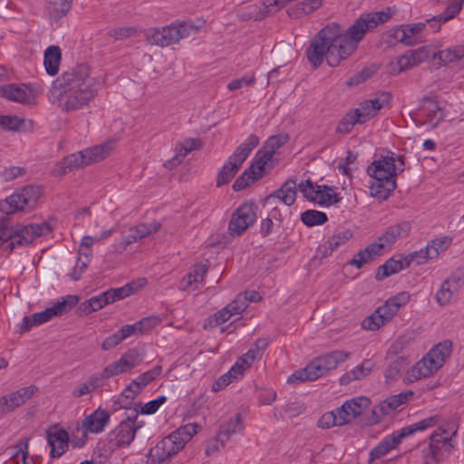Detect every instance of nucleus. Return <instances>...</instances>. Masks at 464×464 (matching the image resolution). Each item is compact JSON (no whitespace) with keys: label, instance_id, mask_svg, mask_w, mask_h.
<instances>
[{"label":"nucleus","instance_id":"obj_12","mask_svg":"<svg viewBox=\"0 0 464 464\" xmlns=\"http://www.w3.org/2000/svg\"><path fill=\"white\" fill-rule=\"evenodd\" d=\"M137 418V411L131 410L126 419L121 420L120 424L108 434V449L106 451L111 453L116 449L129 446L131 443L135 438L137 430L140 428L139 425L135 424Z\"/></svg>","mask_w":464,"mask_h":464},{"label":"nucleus","instance_id":"obj_42","mask_svg":"<svg viewBox=\"0 0 464 464\" xmlns=\"http://www.w3.org/2000/svg\"><path fill=\"white\" fill-rule=\"evenodd\" d=\"M243 430L242 417L237 413L234 419H229L219 426L218 439L221 440V446H224L230 437Z\"/></svg>","mask_w":464,"mask_h":464},{"label":"nucleus","instance_id":"obj_20","mask_svg":"<svg viewBox=\"0 0 464 464\" xmlns=\"http://www.w3.org/2000/svg\"><path fill=\"white\" fill-rule=\"evenodd\" d=\"M443 118L444 112L440 107L438 101L430 97L421 99L418 112L416 113V121H419L420 125H428L435 128Z\"/></svg>","mask_w":464,"mask_h":464},{"label":"nucleus","instance_id":"obj_13","mask_svg":"<svg viewBox=\"0 0 464 464\" xmlns=\"http://www.w3.org/2000/svg\"><path fill=\"white\" fill-rule=\"evenodd\" d=\"M274 155L265 147L258 150L251 165L235 180L232 186L233 189L235 191L245 189L251 183L262 178L265 167L273 159Z\"/></svg>","mask_w":464,"mask_h":464},{"label":"nucleus","instance_id":"obj_26","mask_svg":"<svg viewBox=\"0 0 464 464\" xmlns=\"http://www.w3.org/2000/svg\"><path fill=\"white\" fill-rule=\"evenodd\" d=\"M411 229V225L409 221H401L397 224L391 225L387 227L384 233L378 237L375 242L382 244V251L384 253L386 249H391L395 242L399 239L408 237Z\"/></svg>","mask_w":464,"mask_h":464},{"label":"nucleus","instance_id":"obj_51","mask_svg":"<svg viewBox=\"0 0 464 464\" xmlns=\"http://www.w3.org/2000/svg\"><path fill=\"white\" fill-rule=\"evenodd\" d=\"M327 220L325 213L314 209H308L301 214V221L307 227L323 225Z\"/></svg>","mask_w":464,"mask_h":464},{"label":"nucleus","instance_id":"obj_17","mask_svg":"<svg viewBox=\"0 0 464 464\" xmlns=\"http://www.w3.org/2000/svg\"><path fill=\"white\" fill-rule=\"evenodd\" d=\"M257 205L251 201L241 204L232 214L228 224V229L233 235L240 236L257 218Z\"/></svg>","mask_w":464,"mask_h":464},{"label":"nucleus","instance_id":"obj_50","mask_svg":"<svg viewBox=\"0 0 464 464\" xmlns=\"http://www.w3.org/2000/svg\"><path fill=\"white\" fill-rule=\"evenodd\" d=\"M88 165L86 162L85 156L82 150L76 153H72L65 157L61 162V168L63 169L62 174L71 171L74 168H80Z\"/></svg>","mask_w":464,"mask_h":464},{"label":"nucleus","instance_id":"obj_40","mask_svg":"<svg viewBox=\"0 0 464 464\" xmlns=\"http://www.w3.org/2000/svg\"><path fill=\"white\" fill-rule=\"evenodd\" d=\"M35 391V386L30 385L27 387H23L14 392H11L8 395H5V397L7 402V411H14L15 408L24 404L34 395Z\"/></svg>","mask_w":464,"mask_h":464},{"label":"nucleus","instance_id":"obj_29","mask_svg":"<svg viewBox=\"0 0 464 464\" xmlns=\"http://www.w3.org/2000/svg\"><path fill=\"white\" fill-rule=\"evenodd\" d=\"M110 419L111 416L108 411L98 408L84 418L82 427L91 433H101L109 424Z\"/></svg>","mask_w":464,"mask_h":464},{"label":"nucleus","instance_id":"obj_38","mask_svg":"<svg viewBox=\"0 0 464 464\" xmlns=\"http://www.w3.org/2000/svg\"><path fill=\"white\" fill-rule=\"evenodd\" d=\"M374 367V362L371 359H365L361 364L351 371L345 372L340 377V383L347 385L353 381L362 380L368 376Z\"/></svg>","mask_w":464,"mask_h":464},{"label":"nucleus","instance_id":"obj_39","mask_svg":"<svg viewBox=\"0 0 464 464\" xmlns=\"http://www.w3.org/2000/svg\"><path fill=\"white\" fill-rule=\"evenodd\" d=\"M430 57L438 59L440 66L457 63L464 58V45L452 46L437 53L431 51Z\"/></svg>","mask_w":464,"mask_h":464},{"label":"nucleus","instance_id":"obj_8","mask_svg":"<svg viewBox=\"0 0 464 464\" xmlns=\"http://www.w3.org/2000/svg\"><path fill=\"white\" fill-rule=\"evenodd\" d=\"M258 143L259 138L255 134H251L244 142L237 147L233 154L228 157L227 162L219 169L217 178V187L219 188L227 184L235 177L244 161Z\"/></svg>","mask_w":464,"mask_h":464},{"label":"nucleus","instance_id":"obj_36","mask_svg":"<svg viewBox=\"0 0 464 464\" xmlns=\"http://www.w3.org/2000/svg\"><path fill=\"white\" fill-rule=\"evenodd\" d=\"M207 266L203 264L196 265L179 283V289L182 291H195L198 288V284L203 281L207 272Z\"/></svg>","mask_w":464,"mask_h":464},{"label":"nucleus","instance_id":"obj_57","mask_svg":"<svg viewBox=\"0 0 464 464\" xmlns=\"http://www.w3.org/2000/svg\"><path fill=\"white\" fill-rule=\"evenodd\" d=\"M134 292V283L127 284L122 287L111 288L105 291L110 304L123 299Z\"/></svg>","mask_w":464,"mask_h":464},{"label":"nucleus","instance_id":"obj_5","mask_svg":"<svg viewBox=\"0 0 464 464\" xmlns=\"http://www.w3.org/2000/svg\"><path fill=\"white\" fill-rule=\"evenodd\" d=\"M401 172L402 168L397 167L395 154L392 151L373 160L367 168L368 175L377 182L370 186L372 194H381L382 188L386 192L393 191L397 187L395 178Z\"/></svg>","mask_w":464,"mask_h":464},{"label":"nucleus","instance_id":"obj_14","mask_svg":"<svg viewBox=\"0 0 464 464\" xmlns=\"http://www.w3.org/2000/svg\"><path fill=\"white\" fill-rule=\"evenodd\" d=\"M274 155L265 147L258 150L251 165L235 180L232 186L233 189L235 191L245 189L251 183L262 178L265 167L273 159Z\"/></svg>","mask_w":464,"mask_h":464},{"label":"nucleus","instance_id":"obj_58","mask_svg":"<svg viewBox=\"0 0 464 464\" xmlns=\"http://www.w3.org/2000/svg\"><path fill=\"white\" fill-rule=\"evenodd\" d=\"M318 427L321 429H330L334 426L344 425V420L338 416L335 411H328L324 413L318 420Z\"/></svg>","mask_w":464,"mask_h":464},{"label":"nucleus","instance_id":"obj_41","mask_svg":"<svg viewBox=\"0 0 464 464\" xmlns=\"http://www.w3.org/2000/svg\"><path fill=\"white\" fill-rule=\"evenodd\" d=\"M160 227L161 225L157 221H153L150 224H139L130 229L129 234L126 237V243L129 245L137 242L150 234L157 232Z\"/></svg>","mask_w":464,"mask_h":464},{"label":"nucleus","instance_id":"obj_54","mask_svg":"<svg viewBox=\"0 0 464 464\" xmlns=\"http://www.w3.org/2000/svg\"><path fill=\"white\" fill-rule=\"evenodd\" d=\"M435 252L433 250H429L428 246L420 249L419 251H414L410 253L405 256V265L410 266L411 263L415 262L417 265H422L426 263L428 260L434 258Z\"/></svg>","mask_w":464,"mask_h":464},{"label":"nucleus","instance_id":"obj_28","mask_svg":"<svg viewBox=\"0 0 464 464\" xmlns=\"http://www.w3.org/2000/svg\"><path fill=\"white\" fill-rule=\"evenodd\" d=\"M0 95L12 102L30 105L34 103V96L25 85L5 84L0 86Z\"/></svg>","mask_w":464,"mask_h":464},{"label":"nucleus","instance_id":"obj_64","mask_svg":"<svg viewBox=\"0 0 464 464\" xmlns=\"http://www.w3.org/2000/svg\"><path fill=\"white\" fill-rule=\"evenodd\" d=\"M137 34L134 26L112 28L108 31V35L116 41L124 40Z\"/></svg>","mask_w":464,"mask_h":464},{"label":"nucleus","instance_id":"obj_45","mask_svg":"<svg viewBox=\"0 0 464 464\" xmlns=\"http://www.w3.org/2000/svg\"><path fill=\"white\" fill-rule=\"evenodd\" d=\"M459 285V279L457 278L445 280L435 295L438 304L441 306L450 304L454 294L458 291Z\"/></svg>","mask_w":464,"mask_h":464},{"label":"nucleus","instance_id":"obj_55","mask_svg":"<svg viewBox=\"0 0 464 464\" xmlns=\"http://www.w3.org/2000/svg\"><path fill=\"white\" fill-rule=\"evenodd\" d=\"M72 7V0H55L50 3L49 14L55 20L63 17Z\"/></svg>","mask_w":464,"mask_h":464},{"label":"nucleus","instance_id":"obj_10","mask_svg":"<svg viewBox=\"0 0 464 464\" xmlns=\"http://www.w3.org/2000/svg\"><path fill=\"white\" fill-rule=\"evenodd\" d=\"M41 195V187L24 186L0 201V211L5 215H12L20 211H31L36 206Z\"/></svg>","mask_w":464,"mask_h":464},{"label":"nucleus","instance_id":"obj_34","mask_svg":"<svg viewBox=\"0 0 464 464\" xmlns=\"http://www.w3.org/2000/svg\"><path fill=\"white\" fill-rule=\"evenodd\" d=\"M353 237V232L349 229L341 231L333 235L324 244L318 247V251L322 253L324 257L331 256L333 252L346 242Z\"/></svg>","mask_w":464,"mask_h":464},{"label":"nucleus","instance_id":"obj_19","mask_svg":"<svg viewBox=\"0 0 464 464\" xmlns=\"http://www.w3.org/2000/svg\"><path fill=\"white\" fill-rule=\"evenodd\" d=\"M430 56L431 49L427 46L407 51L405 53L399 56L396 61L390 63V72L393 75H398L402 72L420 65Z\"/></svg>","mask_w":464,"mask_h":464},{"label":"nucleus","instance_id":"obj_52","mask_svg":"<svg viewBox=\"0 0 464 464\" xmlns=\"http://www.w3.org/2000/svg\"><path fill=\"white\" fill-rule=\"evenodd\" d=\"M232 315H234V314L230 311V309H227V306L226 305L213 315L208 316L205 320L203 327L204 329L215 328L220 324L228 321Z\"/></svg>","mask_w":464,"mask_h":464},{"label":"nucleus","instance_id":"obj_2","mask_svg":"<svg viewBox=\"0 0 464 464\" xmlns=\"http://www.w3.org/2000/svg\"><path fill=\"white\" fill-rule=\"evenodd\" d=\"M363 38L351 25L343 33L339 24L330 23L322 28L311 41L306 54L312 66L316 69L326 59L329 66L336 67L347 59Z\"/></svg>","mask_w":464,"mask_h":464},{"label":"nucleus","instance_id":"obj_22","mask_svg":"<svg viewBox=\"0 0 464 464\" xmlns=\"http://www.w3.org/2000/svg\"><path fill=\"white\" fill-rule=\"evenodd\" d=\"M394 14V7H387L382 11L362 15L353 24V30L361 34V36H364L368 31L372 30L379 24L387 22Z\"/></svg>","mask_w":464,"mask_h":464},{"label":"nucleus","instance_id":"obj_60","mask_svg":"<svg viewBox=\"0 0 464 464\" xmlns=\"http://www.w3.org/2000/svg\"><path fill=\"white\" fill-rule=\"evenodd\" d=\"M358 117L353 111L347 113L339 122L336 131L342 134L349 133L355 124L360 123L361 120Z\"/></svg>","mask_w":464,"mask_h":464},{"label":"nucleus","instance_id":"obj_37","mask_svg":"<svg viewBox=\"0 0 464 464\" xmlns=\"http://www.w3.org/2000/svg\"><path fill=\"white\" fill-rule=\"evenodd\" d=\"M324 5V0H304L291 5L287 9L290 18L298 19L319 10Z\"/></svg>","mask_w":464,"mask_h":464},{"label":"nucleus","instance_id":"obj_63","mask_svg":"<svg viewBox=\"0 0 464 464\" xmlns=\"http://www.w3.org/2000/svg\"><path fill=\"white\" fill-rule=\"evenodd\" d=\"M28 443L29 439L23 438L13 447V458L21 456L23 464H32L31 461L28 460Z\"/></svg>","mask_w":464,"mask_h":464},{"label":"nucleus","instance_id":"obj_25","mask_svg":"<svg viewBox=\"0 0 464 464\" xmlns=\"http://www.w3.org/2000/svg\"><path fill=\"white\" fill-rule=\"evenodd\" d=\"M399 311L398 305L388 299L375 312L362 321V327L367 330H376L391 321Z\"/></svg>","mask_w":464,"mask_h":464},{"label":"nucleus","instance_id":"obj_46","mask_svg":"<svg viewBox=\"0 0 464 464\" xmlns=\"http://www.w3.org/2000/svg\"><path fill=\"white\" fill-rule=\"evenodd\" d=\"M407 266H408L405 265V256L399 259H395L394 257L390 258L378 267L375 277L378 281H382L393 274L401 272Z\"/></svg>","mask_w":464,"mask_h":464},{"label":"nucleus","instance_id":"obj_30","mask_svg":"<svg viewBox=\"0 0 464 464\" xmlns=\"http://www.w3.org/2000/svg\"><path fill=\"white\" fill-rule=\"evenodd\" d=\"M367 403L368 400L363 397L353 399L344 402L342 407L336 409V412L338 416L344 420L345 425L360 416Z\"/></svg>","mask_w":464,"mask_h":464},{"label":"nucleus","instance_id":"obj_4","mask_svg":"<svg viewBox=\"0 0 464 464\" xmlns=\"http://www.w3.org/2000/svg\"><path fill=\"white\" fill-rule=\"evenodd\" d=\"M203 24L204 22L197 24L191 21H175L162 27L148 28L145 31V38L150 44L164 48L177 44L180 40L195 34Z\"/></svg>","mask_w":464,"mask_h":464},{"label":"nucleus","instance_id":"obj_3","mask_svg":"<svg viewBox=\"0 0 464 464\" xmlns=\"http://www.w3.org/2000/svg\"><path fill=\"white\" fill-rule=\"evenodd\" d=\"M199 429L196 423L179 427L150 449L146 464H169L171 457L180 451Z\"/></svg>","mask_w":464,"mask_h":464},{"label":"nucleus","instance_id":"obj_24","mask_svg":"<svg viewBox=\"0 0 464 464\" xmlns=\"http://www.w3.org/2000/svg\"><path fill=\"white\" fill-rule=\"evenodd\" d=\"M391 100V92H382L374 99L361 102L359 108L353 110L354 113L359 115L358 119L361 120L360 124L373 118L381 109L390 103Z\"/></svg>","mask_w":464,"mask_h":464},{"label":"nucleus","instance_id":"obj_53","mask_svg":"<svg viewBox=\"0 0 464 464\" xmlns=\"http://www.w3.org/2000/svg\"><path fill=\"white\" fill-rule=\"evenodd\" d=\"M409 362L406 357L401 356L393 361L385 370V378L387 381L396 380L401 372L408 366Z\"/></svg>","mask_w":464,"mask_h":464},{"label":"nucleus","instance_id":"obj_18","mask_svg":"<svg viewBox=\"0 0 464 464\" xmlns=\"http://www.w3.org/2000/svg\"><path fill=\"white\" fill-rule=\"evenodd\" d=\"M298 188L307 200L321 206H331L341 200L331 187L314 185L310 179L301 182Z\"/></svg>","mask_w":464,"mask_h":464},{"label":"nucleus","instance_id":"obj_32","mask_svg":"<svg viewBox=\"0 0 464 464\" xmlns=\"http://www.w3.org/2000/svg\"><path fill=\"white\" fill-rule=\"evenodd\" d=\"M47 440L51 447L50 454L52 458H58L62 456L68 449L69 435L63 429H60L55 431H48Z\"/></svg>","mask_w":464,"mask_h":464},{"label":"nucleus","instance_id":"obj_44","mask_svg":"<svg viewBox=\"0 0 464 464\" xmlns=\"http://www.w3.org/2000/svg\"><path fill=\"white\" fill-rule=\"evenodd\" d=\"M109 304L110 302L108 296L106 293L103 292L80 304L79 306L77 307V313L80 316H85L92 312L102 309V307Z\"/></svg>","mask_w":464,"mask_h":464},{"label":"nucleus","instance_id":"obj_27","mask_svg":"<svg viewBox=\"0 0 464 464\" xmlns=\"http://www.w3.org/2000/svg\"><path fill=\"white\" fill-rule=\"evenodd\" d=\"M298 186L293 179H287L283 185L265 198L266 204L275 205L282 203L286 207L292 206L296 199V189Z\"/></svg>","mask_w":464,"mask_h":464},{"label":"nucleus","instance_id":"obj_9","mask_svg":"<svg viewBox=\"0 0 464 464\" xmlns=\"http://www.w3.org/2000/svg\"><path fill=\"white\" fill-rule=\"evenodd\" d=\"M440 417L438 415L430 416L419 422L401 428L393 431L391 435L385 437L375 448H373L370 455L372 459H380L386 455L391 450L395 449L403 438L412 435L418 430H424L430 427L436 425Z\"/></svg>","mask_w":464,"mask_h":464},{"label":"nucleus","instance_id":"obj_7","mask_svg":"<svg viewBox=\"0 0 464 464\" xmlns=\"http://www.w3.org/2000/svg\"><path fill=\"white\" fill-rule=\"evenodd\" d=\"M452 348L450 341L438 343L414 366L407 372L409 382L429 377L442 367Z\"/></svg>","mask_w":464,"mask_h":464},{"label":"nucleus","instance_id":"obj_61","mask_svg":"<svg viewBox=\"0 0 464 464\" xmlns=\"http://www.w3.org/2000/svg\"><path fill=\"white\" fill-rule=\"evenodd\" d=\"M120 359L121 360L122 364L125 365L129 372H130L133 368L139 365L142 361L141 355L136 349L128 350L126 353L122 354V356Z\"/></svg>","mask_w":464,"mask_h":464},{"label":"nucleus","instance_id":"obj_11","mask_svg":"<svg viewBox=\"0 0 464 464\" xmlns=\"http://www.w3.org/2000/svg\"><path fill=\"white\" fill-rule=\"evenodd\" d=\"M457 430H447L440 427L430 436V442L421 450L424 464H437L448 457L451 451L453 445L451 437L455 435Z\"/></svg>","mask_w":464,"mask_h":464},{"label":"nucleus","instance_id":"obj_33","mask_svg":"<svg viewBox=\"0 0 464 464\" xmlns=\"http://www.w3.org/2000/svg\"><path fill=\"white\" fill-rule=\"evenodd\" d=\"M382 254V244H377L374 241L357 253L353 258L348 262V264L355 266L356 268H361L363 265L373 261L377 256H380Z\"/></svg>","mask_w":464,"mask_h":464},{"label":"nucleus","instance_id":"obj_56","mask_svg":"<svg viewBox=\"0 0 464 464\" xmlns=\"http://www.w3.org/2000/svg\"><path fill=\"white\" fill-rule=\"evenodd\" d=\"M447 6L443 13L439 14L440 21H449L455 17L461 10L464 0H441Z\"/></svg>","mask_w":464,"mask_h":464},{"label":"nucleus","instance_id":"obj_35","mask_svg":"<svg viewBox=\"0 0 464 464\" xmlns=\"http://www.w3.org/2000/svg\"><path fill=\"white\" fill-rule=\"evenodd\" d=\"M201 146V141L196 139H187L181 143L176 145L177 154L165 163L166 168H173L180 164L184 158L192 150L198 149Z\"/></svg>","mask_w":464,"mask_h":464},{"label":"nucleus","instance_id":"obj_62","mask_svg":"<svg viewBox=\"0 0 464 464\" xmlns=\"http://www.w3.org/2000/svg\"><path fill=\"white\" fill-rule=\"evenodd\" d=\"M289 140V135L286 133H280L278 135L271 136L265 142L264 146L273 154L276 152L278 149H280L283 145H285Z\"/></svg>","mask_w":464,"mask_h":464},{"label":"nucleus","instance_id":"obj_47","mask_svg":"<svg viewBox=\"0 0 464 464\" xmlns=\"http://www.w3.org/2000/svg\"><path fill=\"white\" fill-rule=\"evenodd\" d=\"M51 232V227L47 223L42 224H30L24 227L17 229L16 233L24 236V243H32L35 237L45 236Z\"/></svg>","mask_w":464,"mask_h":464},{"label":"nucleus","instance_id":"obj_1","mask_svg":"<svg viewBox=\"0 0 464 464\" xmlns=\"http://www.w3.org/2000/svg\"><path fill=\"white\" fill-rule=\"evenodd\" d=\"M99 82L90 76V67L80 64L63 72L53 82L49 101L63 111H79L87 106L98 94Z\"/></svg>","mask_w":464,"mask_h":464},{"label":"nucleus","instance_id":"obj_49","mask_svg":"<svg viewBox=\"0 0 464 464\" xmlns=\"http://www.w3.org/2000/svg\"><path fill=\"white\" fill-rule=\"evenodd\" d=\"M102 378H98V375L90 376L84 382L79 383L72 392V395L74 398H81L84 395L91 394L96 389L102 387Z\"/></svg>","mask_w":464,"mask_h":464},{"label":"nucleus","instance_id":"obj_6","mask_svg":"<svg viewBox=\"0 0 464 464\" xmlns=\"http://www.w3.org/2000/svg\"><path fill=\"white\" fill-rule=\"evenodd\" d=\"M350 357V353L335 350L315 358L304 368L293 372L287 382L292 384L300 383L305 381H314L323 376L325 372L335 369L338 364L343 362Z\"/></svg>","mask_w":464,"mask_h":464},{"label":"nucleus","instance_id":"obj_15","mask_svg":"<svg viewBox=\"0 0 464 464\" xmlns=\"http://www.w3.org/2000/svg\"><path fill=\"white\" fill-rule=\"evenodd\" d=\"M274 155L265 147L258 150L251 165L235 180L232 186L233 189L235 191L245 189L251 183L262 178L265 167L273 159Z\"/></svg>","mask_w":464,"mask_h":464},{"label":"nucleus","instance_id":"obj_43","mask_svg":"<svg viewBox=\"0 0 464 464\" xmlns=\"http://www.w3.org/2000/svg\"><path fill=\"white\" fill-rule=\"evenodd\" d=\"M61 59L62 53L58 46L51 45L45 50L44 64L49 75L54 76L58 73Z\"/></svg>","mask_w":464,"mask_h":464},{"label":"nucleus","instance_id":"obj_21","mask_svg":"<svg viewBox=\"0 0 464 464\" xmlns=\"http://www.w3.org/2000/svg\"><path fill=\"white\" fill-rule=\"evenodd\" d=\"M79 302V296L75 295H69L63 298L60 302H57L53 306L46 308L45 310L34 313L33 314V324L36 325L42 324L48 322L55 316L62 315L71 310Z\"/></svg>","mask_w":464,"mask_h":464},{"label":"nucleus","instance_id":"obj_16","mask_svg":"<svg viewBox=\"0 0 464 464\" xmlns=\"http://www.w3.org/2000/svg\"><path fill=\"white\" fill-rule=\"evenodd\" d=\"M274 155L265 147L258 150L251 165L235 180L232 186L233 189L235 191L245 189L251 183L262 178L265 167L273 159Z\"/></svg>","mask_w":464,"mask_h":464},{"label":"nucleus","instance_id":"obj_31","mask_svg":"<svg viewBox=\"0 0 464 464\" xmlns=\"http://www.w3.org/2000/svg\"><path fill=\"white\" fill-rule=\"evenodd\" d=\"M412 395V392L392 395L376 406L373 409L372 413L377 418L389 415L392 411L397 410L401 404L405 403Z\"/></svg>","mask_w":464,"mask_h":464},{"label":"nucleus","instance_id":"obj_48","mask_svg":"<svg viewBox=\"0 0 464 464\" xmlns=\"http://www.w3.org/2000/svg\"><path fill=\"white\" fill-rule=\"evenodd\" d=\"M112 149V144L108 142L83 150L82 153L85 156L87 164L89 165L106 158L111 153Z\"/></svg>","mask_w":464,"mask_h":464},{"label":"nucleus","instance_id":"obj_23","mask_svg":"<svg viewBox=\"0 0 464 464\" xmlns=\"http://www.w3.org/2000/svg\"><path fill=\"white\" fill-rule=\"evenodd\" d=\"M162 371V367L160 365H156L151 370H149L140 375H139L136 379L132 380V382L127 386V388L122 392L120 401L123 398L128 400L124 405L130 403L135 396L140 393V392L153 380L158 377Z\"/></svg>","mask_w":464,"mask_h":464},{"label":"nucleus","instance_id":"obj_59","mask_svg":"<svg viewBox=\"0 0 464 464\" xmlns=\"http://www.w3.org/2000/svg\"><path fill=\"white\" fill-rule=\"evenodd\" d=\"M24 121V119L17 116L0 115V127L5 130L20 131Z\"/></svg>","mask_w":464,"mask_h":464}]
</instances>
